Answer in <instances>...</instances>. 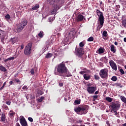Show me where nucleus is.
Masks as SVG:
<instances>
[{
  "instance_id": "f257e3e1",
  "label": "nucleus",
  "mask_w": 126,
  "mask_h": 126,
  "mask_svg": "<svg viewBox=\"0 0 126 126\" xmlns=\"http://www.w3.org/2000/svg\"><path fill=\"white\" fill-rule=\"evenodd\" d=\"M57 71L58 73V75L64 77V73L67 71V68L65 66V64H64L63 62H62L57 65Z\"/></svg>"
},
{
  "instance_id": "ea45409f",
  "label": "nucleus",
  "mask_w": 126,
  "mask_h": 126,
  "mask_svg": "<svg viewBox=\"0 0 126 126\" xmlns=\"http://www.w3.org/2000/svg\"><path fill=\"white\" fill-rule=\"evenodd\" d=\"M10 42H11V43H12V44H14L15 43V40H14V38H11L10 39Z\"/></svg>"
},
{
  "instance_id": "20e7f679",
  "label": "nucleus",
  "mask_w": 126,
  "mask_h": 126,
  "mask_svg": "<svg viewBox=\"0 0 126 126\" xmlns=\"http://www.w3.org/2000/svg\"><path fill=\"white\" fill-rule=\"evenodd\" d=\"M96 14L98 16V21L99 22L100 26H101V27H103L104 19L103 12H100L99 9H97L96 10Z\"/></svg>"
},
{
  "instance_id": "f03ea898",
  "label": "nucleus",
  "mask_w": 126,
  "mask_h": 126,
  "mask_svg": "<svg viewBox=\"0 0 126 126\" xmlns=\"http://www.w3.org/2000/svg\"><path fill=\"white\" fill-rule=\"evenodd\" d=\"M88 109H89L88 105H84L75 108L74 111L78 115H85L87 114Z\"/></svg>"
},
{
  "instance_id": "39448f33",
  "label": "nucleus",
  "mask_w": 126,
  "mask_h": 126,
  "mask_svg": "<svg viewBox=\"0 0 126 126\" xmlns=\"http://www.w3.org/2000/svg\"><path fill=\"white\" fill-rule=\"evenodd\" d=\"M109 70L107 69H102L99 71V76L102 79H107L109 76Z\"/></svg>"
},
{
  "instance_id": "f8f14e48",
  "label": "nucleus",
  "mask_w": 126,
  "mask_h": 126,
  "mask_svg": "<svg viewBox=\"0 0 126 126\" xmlns=\"http://www.w3.org/2000/svg\"><path fill=\"white\" fill-rule=\"evenodd\" d=\"M76 21L77 22H81L84 19V20H86V19L84 18V16L81 14H79L77 15L76 18Z\"/></svg>"
},
{
  "instance_id": "e2e57ef3",
  "label": "nucleus",
  "mask_w": 126,
  "mask_h": 126,
  "mask_svg": "<svg viewBox=\"0 0 126 126\" xmlns=\"http://www.w3.org/2000/svg\"><path fill=\"white\" fill-rule=\"evenodd\" d=\"M16 126H20V125L19 124V123H17L16 125Z\"/></svg>"
},
{
  "instance_id": "b1692460",
  "label": "nucleus",
  "mask_w": 126,
  "mask_h": 126,
  "mask_svg": "<svg viewBox=\"0 0 126 126\" xmlns=\"http://www.w3.org/2000/svg\"><path fill=\"white\" fill-rule=\"evenodd\" d=\"M105 52L104 50V47H100L98 49V53L99 54H103Z\"/></svg>"
},
{
  "instance_id": "423d86ee",
  "label": "nucleus",
  "mask_w": 126,
  "mask_h": 126,
  "mask_svg": "<svg viewBox=\"0 0 126 126\" xmlns=\"http://www.w3.org/2000/svg\"><path fill=\"white\" fill-rule=\"evenodd\" d=\"M31 49H32V43H29L25 48L24 54L26 56H29L31 54Z\"/></svg>"
},
{
  "instance_id": "338daca9",
  "label": "nucleus",
  "mask_w": 126,
  "mask_h": 126,
  "mask_svg": "<svg viewBox=\"0 0 126 126\" xmlns=\"http://www.w3.org/2000/svg\"><path fill=\"white\" fill-rule=\"evenodd\" d=\"M124 42H125L126 43V37H125L124 38Z\"/></svg>"
},
{
  "instance_id": "49530a36",
  "label": "nucleus",
  "mask_w": 126,
  "mask_h": 126,
  "mask_svg": "<svg viewBox=\"0 0 126 126\" xmlns=\"http://www.w3.org/2000/svg\"><path fill=\"white\" fill-rule=\"evenodd\" d=\"M102 86H108V85H109V84H106V83H102Z\"/></svg>"
},
{
  "instance_id": "7c9ffc66",
  "label": "nucleus",
  "mask_w": 126,
  "mask_h": 126,
  "mask_svg": "<svg viewBox=\"0 0 126 126\" xmlns=\"http://www.w3.org/2000/svg\"><path fill=\"white\" fill-rule=\"evenodd\" d=\"M111 80H112V81H117V80H118V77L116 76H114L111 78Z\"/></svg>"
},
{
  "instance_id": "9b49d317",
  "label": "nucleus",
  "mask_w": 126,
  "mask_h": 126,
  "mask_svg": "<svg viewBox=\"0 0 126 126\" xmlns=\"http://www.w3.org/2000/svg\"><path fill=\"white\" fill-rule=\"evenodd\" d=\"M109 64L111 67V68H112V69H114V70H115V71H117V70H118V68L117 67V64L116 63H115V62H114V61L113 60L110 61Z\"/></svg>"
},
{
  "instance_id": "412c9836",
  "label": "nucleus",
  "mask_w": 126,
  "mask_h": 126,
  "mask_svg": "<svg viewBox=\"0 0 126 126\" xmlns=\"http://www.w3.org/2000/svg\"><path fill=\"white\" fill-rule=\"evenodd\" d=\"M39 7H40V5H39V4H35V6H32V8H31V10H37V9H38V8H39Z\"/></svg>"
},
{
  "instance_id": "de8ad7c7",
  "label": "nucleus",
  "mask_w": 126,
  "mask_h": 126,
  "mask_svg": "<svg viewBox=\"0 0 126 126\" xmlns=\"http://www.w3.org/2000/svg\"><path fill=\"white\" fill-rule=\"evenodd\" d=\"M22 89H23V90H25V89L27 90V89H28V88H27V86H24V87H23Z\"/></svg>"
},
{
  "instance_id": "774afa93",
  "label": "nucleus",
  "mask_w": 126,
  "mask_h": 126,
  "mask_svg": "<svg viewBox=\"0 0 126 126\" xmlns=\"http://www.w3.org/2000/svg\"><path fill=\"white\" fill-rule=\"evenodd\" d=\"M64 101H65V102H67V99L66 98H64Z\"/></svg>"
},
{
  "instance_id": "4c0bfd02",
  "label": "nucleus",
  "mask_w": 126,
  "mask_h": 126,
  "mask_svg": "<svg viewBox=\"0 0 126 126\" xmlns=\"http://www.w3.org/2000/svg\"><path fill=\"white\" fill-rule=\"evenodd\" d=\"M43 100H44V96H41V97H40V98L38 99V102H39V103H41V102H42V101H43Z\"/></svg>"
},
{
  "instance_id": "6ab92c4d",
  "label": "nucleus",
  "mask_w": 126,
  "mask_h": 126,
  "mask_svg": "<svg viewBox=\"0 0 126 126\" xmlns=\"http://www.w3.org/2000/svg\"><path fill=\"white\" fill-rule=\"evenodd\" d=\"M0 70L1 71H3V72H5V71H7V69L5 68L4 66L2 65V64H0Z\"/></svg>"
},
{
  "instance_id": "3c124183",
  "label": "nucleus",
  "mask_w": 126,
  "mask_h": 126,
  "mask_svg": "<svg viewBox=\"0 0 126 126\" xmlns=\"http://www.w3.org/2000/svg\"><path fill=\"white\" fill-rule=\"evenodd\" d=\"M99 65L101 66V67H103L104 66V64L102 63H100Z\"/></svg>"
},
{
  "instance_id": "603ef678",
  "label": "nucleus",
  "mask_w": 126,
  "mask_h": 126,
  "mask_svg": "<svg viewBox=\"0 0 126 126\" xmlns=\"http://www.w3.org/2000/svg\"><path fill=\"white\" fill-rule=\"evenodd\" d=\"M15 81H16V82H17V83L20 82V80H19V79H15Z\"/></svg>"
},
{
  "instance_id": "09e8293b",
  "label": "nucleus",
  "mask_w": 126,
  "mask_h": 126,
  "mask_svg": "<svg viewBox=\"0 0 126 126\" xmlns=\"http://www.w3.org/2000/svg\"><path fill=\"white\" fill-rule=\"evenodd\" d=\"M1 35H3V31L0 30V36H1Z\"/></svg>"
},
{
  "instance_id": "1a4fd4ad",
  "label": "nucleus",
  "mask_w": 126,
  "mask_h": 126,
  "mask_svg": "<svg viewBox=\"0 0 126 126\" xmlns=\"http://www.w3.org/2000/svg\"><path fill=\"white\" fill-rule=\"evenodd\" d=\"M20 123L22 126H28V124H27V121H26V120L23 117V116H21L20 117Z\"/></svg>"
},
{
  "instance_id": "e433bc0d",
  "label": "nucleus",
  "mask_w": 126,
  "mask_h": 126,
  "mask_svg": "<svg viewBox=\"0 0 126 126\" xmlns=\"http://www.w3.org/2000/svg\"><path fill=\"white\" fill-rule=\"evenodd\" d=\"M114 85L115 86H122V83H116L114 84Z\"/></svg>"
},
{
  "instance_id": "5fc2aeb1",
  "label": "nucleus",
  "mask_w": 126,
  "mask_h": 126,
  "mask_svg": "<svg viewBox=\"0 0 126 126\" xmlns=\"http://www.w3.org/2000/svg\"><path fill=\"white\" fill-rule=\"evenodd\" d=\"M21 50H23V49H24V44H22L21 45Z\"/></svg>"
},
{
  "instance_id": "2f4dec72",
  "label": "nucleus",
  "mask_w": 126,
  "mask_h": 126,
  "mask_svg": "<svg viewBox=\"0 0 126 126\" xmlns=\"http://www.w3.org/2000/svg\"><path fill=\"white\" fill-rule=\"evenodd\" d=\"M94 40V37H93V36L90 37L87 40L88 42H93Z\"/></svg>"
},
{
  "instance_id": "58836bf2",
  "label": "nucleus",
  "mask_w": 126,
  "mask_h": 126,
  "mask_svg": "<svg viewBox=\"0 0 126 126\" xmlns=\"http://www.w3.org/2000/svg\"><path fill=\"white\" fill-rule=\"evenodd\" d=\"M14 115H15V113L13 112H10V117H13V116H14Z\"/></svg>"
},
{
  "instance_id": "aec40b11",
  "label": "nucleus",
  "mask_w": 126,
  "mask_h": 126,
  "mask_svg": "<svg viewBox=\"0 0 126 126\" xmlns=\"http://www.w3.org/2000/svg\"><path fill=\"white\" fill-rule=\"evenodd\" d=\"M35 93L36 94H37V95H42L43 94V91L39 89H37L35 90Z\"/></svg>"
},
{
  "instance_id": "7ed1b4c3",
  "label": "nucleus",
  "mask_w": 126,
  "mask_h": 126,
  "mask_svg": "<svg viewBox=\"0 0 126 126\" xmlns=\"http://www.w3.org/2000/svg\"><path fill=\"white\" fill-rule=\"evenodd\" d=\"M28 23L27 20H23V21L17 26V28L15 30V32L16 33H20L22 31V30L24 29V27L27 25Z\"/></svg>"
},
{
  "instance_id": "c85d7f7f",
  "label": "nucleus",
  "mask_w": 126,
  "mask_h": 126,
  "mask_svg": "<svg viewBox=\"0 0 126 126\" xmlns=\"http://www.w3.org/2000/svg\"><path fill=\"white\" fill-rule=\"evenodd\" d=\"M81 102V100H80V99H79V100H75L74 102V104H75V105H79L80 104Z\"/></svg>"
},
{
  "instance_id": "a19ab883",
  "label": "nucleus",
  "mask_w": 126,
  "mask_h": 126,
  "mask_svg": "<svg viewBox=\"0 0 126 126\" xmlns=\"http://www.w3.org/2000/svg\"><path fill=\"white\" fill-rule=\"evenodd\" d=\"M28 120L31 123H33V118H32V117H29Z\"/></svg>"
},
{
  "instance_id": "393cba45",
  "label": "nucleus",
  "mask_w": 126,
  "mask_h": 126,
  "mask_svg": "<svg viewBox=\"0 0 126 126\" xmlns=\"http://www.w3.org/2000/svg\"><path fill=\"white\" fill-rule=\"evenodd\" d=\"M65 73H66V75L64 74V77H69L70 76H72V75H71V73L70 72H68V71L67 72V71Z\"/></svg>"
},
{
  "instance_id": "69168bd1",
  "label": "nucleus",
  "mask_w": 126,
  "mask_h": 126,
  "mask_svg": "<svg viewBox=\"0 0 126 126\" xmlns=\"http://www.w3.org/2000/svg\"><path fill=\"white\" fill-rule=\"evenodd\" d=\"M122 126H126V123L124 124H122Z\"/></svg>"
},
{
  "instance_id": "680f3d73",
  "label": "nucleus",
  "mask_w": 126,
  "mask_h": 126,
  "mask_svg": "<svg viewBox=\"0 0 126 126\" xmlns=\"http://www.w3.org/2000/svg\"><path fill=\"white\" fill-rule=\"evenodd\" d=\"M114 44L115 45V46H118V42H115Z\"/></svg>"
},
{
  "instance_id": "4d7b16f0",
  "label": "nucleus",
  "mask_w": 126,
  "mask_h": 126,
  "mask_svg": "<svg viewBox=\"0 0 126 126\" xmlns=\"http://www.w3.org/2000/svg\"><path fill=\"white\" fill-rule=\"evenodd\" d=\"M95 95H96V94H99V91H97L94 93Z\"/></svg>"
},
{
  "instance_id": "864d4df0",
  "label": "nucleus",
  "mask_w": 126,
  "mask_h": 126,
  "mask_svg": "<svg viewBox=\"0 0 126 126\" xmlns=\"http://www.w3.org/2000/svg\"><path fill=\"white\" fill-rule=\"evenodd\" d=\"M6 104L7 105H10V104H11V102L10 101H6Z\"/></svg>"
},
{
  "instance_id": "2eb2a0df",
  "label": "nucleus",
  "mask_w": 126,
  "mask_h": 126,
  "mask_svg": "<svg viewBox=\"0 0 126 126\" xmlns=\"http://www.w3.org/2000/svg\"><path fill=\"white\" fill-rule=\"evenodd\" d=\"M5 121H6V117L5 116V114L4 113H2L1 115V120L0 122H2L3 123H5Z\"/></svg>"
},
{
  "instance_id": "dca6fc26",
  "label": "nucleus",
  "mask_w": 126,
  "mask_h": 126,
  "mask_svg": "<svg viewBox=\"0 0 126 126\" xmlns=\"http://www.w3.org/2000/svg\"><path fill=\"white\" fill-rule=\"evenodd\" d=\"M84 79L85 80H89L90 79H91V75L85 74L83 75Z\"/></svg>"
},
{
  "instance_id": "a878e982",
  "label": "nucleus",
  "mask_w": 126,
  "mask_h": 126,
  "mask_svg": "<svg viewBox=\"0 0 126 126\" xmlns=\"http://www.w3.org/2000/svg\"><path fill=\"white\" fill-rule=\"evenodd\" d=\"M38 37L39 38H43L44 37V32L43 31L40 32L38 34Z\"/></svg>"
},
{
  "instance_id": "052dcab7",
  "label": "nucleus",
  "mask_w": 126,
  "mask_h": 126,
  "mask_svg": "<svg viewBox=\"0 0 126 126\" xmlns=\"http://www.w3.org/2000/svg\"><path fill=\"white\" fill-rule=\"evenodd\" d=\"M12 83H13V82L12 81H10L9 82V84H10V85H12Z\"/></svg>"
},
{
  "instance_id": "473e14b6",
  "label": "nucleus",
  "mask_w": 126,
  "mask_h": 126,
  "mask_svg": "<svg viewBox=\"0 0 126 126\" xmlns=\"http://www.w3.org/2000/svg\"><path fill=\"white\" fill-rule=\"evenodd\" d=\"M94 77L95 80H99V79H100V77L98 75H96V74L94 75Z\"/></svg>"
},
{
  "instance_id": "c9c22d12",
  "label": "nucleus",
  "mask_w": 126,
  "mask_h": 126,
  "mask_svg": "<svg viewBox=\"0 0 126 126\" xmlns=\"http://www.w3.org/2000/svg\"><path fill=\"white\" fill-rule=\"evenodd\" d=\"M122 23H123L124 27H125V28H126V20H124L122 22Z\"/></svg>"
},
{
  "instance_id": "37998d69",
  "label": "nucleus",
  "mask_w": 126,
  "mask_h": 126,
  "mask_svg": "<svg viewBox=\"0 0 126 126\" xmlns=\"http://www.w3.org/2000/svg\"><path fill=\"white\" fill-rule=\"evenodd\" d=\"M31 74H32V75H33V74H35V72H34V69H32L31 70Z\"/></svg>"
},
{
  "instance_id": "79ce46f5",
  "label": "nucleus",
  "mask_w": 126,
  "mask_h": 126,
  "mask_svg": "<svg viewBox=\"0 0 126 126\" xmlns=\"http://www.w3.org/2000/svg\"><path fill=\"white\" fill-rule=\"evenodd\" d=\"M5 18L7 19H10V16L9 14H7L5 16Z\"/></svg>"
},
{
  "instance_id": "c03bdc74",
  "label": "nucleus",
  "mask_w": 126,
  "mask_h": 126,
  "mask_svg": "<svg viewBox=\"0 0 126 126\" xmlns=\"http://www.w3.org/2000/svg\"><path fill=\"white\" fill-rule=\"evenodd\" d=\"M117 111L118 110H111V112H114L115 116H117V115H118V112Z\"/></svg>"
},
{
  "instance_id": "c756f323",
  "label": "nucleus",
  "mask_w": 126,
  "mask_h": 126,
  "mask_svg": "<svg viewBox=\"0 0 126 126\" xmlns=\"http://www.w3.org/2000/svg\"><path fill=\"white\" fill-rule=\"evenodd\" d=\"M85 45V42L84 41L81 42L79 44V47H80V48H82L83 47H84Z\"/></svg>"
},
{
  "instance_id": "13d9d810",
  "label": "nucleus",
  "mask_w": 126,
  "mask_h": 126,
  "mask_svg": "<svg viewBox=\"0 0 126 126\" xmlns=\"http://www.w3.org/2000/svg\"><path fill=\"white\" fill-rule=\"evenodd\" d=\"M103 4V2L102 1L100 0L99 1V5H102Z\"/></svg>"
},
{
  "instance_id": "6e6552de",
  "label": "nucleus",
  "mask_w": 126,
  "mask_h": 126,
  "mask_svg": "<svg viewBox=\"0 0 126 126\" xmlns=\"http://www.w3.org/2000/svg\"><path fill=\"white\" fill-rule=\"evenodd\" d=\"M53 9L51 10V14H56L57 11L59 10L60 8H61V5L56 4L54 5H52Z\"/></svg>"
},
{
  "instance_id": "a211bd4d",
  "label": "nucleus",
  "mask_w": 126,
  "mask_h": 126,
  "mask_svg": "<svg viewBox=\"0 0 126 126\" xmlns=\"http://www.w3.org/2000/svg\"><path fill=\"white\" fill-rule=\"evenodd\" d=\"M115 47L114 45L112 44L110 46V51L111 52H112V53H114V54H115V53H116V50L115 49Z\"/></svg>"
},
{
  "instance_id": "6e6d98bb",
  "label": "nucleus",
  "mask_w": 126,
  "mask_h": 126,
  "mask_svg": "<svg viewBox=\"0 0 126 126\" xmlns=\"http://www.w3.org/2000/svg\"><path fill=\"white\" fill-rule=\"evenodd\" d=\"M93 98H94V99H97L98 98V95H94Z\"/></svg>"
},
{
  "instance_id": "f3484780",
  "label": "nucleus",
  "mask_w": 126,
  "mask_h": 126,
  "mask_svg": "<svg viewBox=\"0 0 126 126\" xmlns=\"http://www.w3.org/2000/svg\"><path fill=\"white\" fill-rule=\"evenodd\" d=\"M107 34H108V32H107V31H104L103 32L102 38L103 39H104V40H107Z\"/></svg>"
},
{
  "instance_id": "0e129e2a",
  "label": "nucleus",
  "mask_w": 126,
  "mask_h": 126,
  "mask_svg": "<svg viewBox=\"0 0 126 126\" xmlns=\"http://www.w3.org/2000/svg\"><path fill=\"white\" fill-rule=\"evenodd\" d=\"M6 85V82H5L3 84V86H5V85Z\"/></svg>"
},
{
  "instance_id": "a18cd8bd",
  "label": "nucleus",
  "mask_w": 126,
  "mask_h": 126,
  "mask_svg": "<svg viewBox=\"0 0 126 126\" xmlns=\"http://www.w3.org/2000/svg\"><path fill=\"white\" fill-rule=\"evenodd\" d=\"M80 74H84V73H86V71H81L79 72Z\"/></svg>"
},
{
  "instance_id": "ddd939ff",
  "label": "nucleus",
  "mask_w": 126,
  "mask_h": 126,
  "mask_svg": "<svg viewBox=\"0 0 126 126\" xmlns=\"http://www.w3.org/2000/svg\"><path fill=\"white\" fill-rule=\"evenodd\" d=\"M60 1L61 0H47L48 3L51 5L58 4L60 5Z\"/></svg>"
},
{
  "instance_id": "bb28decb",
  "label": "nucleus",
  "mask_w": 126,
  "mask_h": 126,
  "mask_svg": "<svg viewBox=\"0 0 126 126\" xmlns=\"http://www.w3.org/2000/svg\"><path fill=\"white\" fill-rule=\"evenodd\" d=\"M13 60H14V57H12L5 59L4 61L5 63H6V62H8V61H13Z\"/></svg>"
},
{
  "instance_id": "4be33fe9",
  "label": "nucleus",
  "mask_w": 126,
  "mask_h": 126,
  "mask_svg": "<svg viewBox=\"0 0 126 126\" xmlns=\"http://www.w3.org/2000/svg\"><path fill=\"white\" fill-rule=\"evenodd\" d=\"M52 57H53V54L48 53L45 56V58L46 59H50V58H52Z\"/></svg>"
},
{
  "instance_id": "cd10ccee",
  "label": "nucleus",
  "mask_w": 126,
  "mask_h": 126,
  "mask_svg": "<svg viewBox=\"0 0 126 126\" xmlns=\"http://www.w3.org/2000/svg\"><path fill=\"white\" fill-rule=\"evenodd\" d=\"M105 100L107 101V102H109V103H111V102L113 101V99L109 96L106 97Z\"/></svg>"
},
{
  "instance_id": "4468645a",
  "label": "nucleus",
  "mask_w": 126,
  "mask_h": 126,
  "mask_svg": "<svg viewBox=\"0 0 126 126\" xmlns=\"http://www.w3.org/2000/svg\"><path fill=\"white\" fill-rule=\"evenodd\" d=\"M77 53L78 56H79V57H81L84 54V51H83V48H79L77 50Z\"/></svg>"
},
{
  "instance_id": "0eeeda50",
  "label": "nucleus",
  "mask_w": 126,
  "mask_h": 126,
  "mask_svg": "<svg viewBox=\"0 0 126 126\" xmlns=\"http://www.w3.org/2000/svg\"><path fill=\"white\" fill-rule=\"evenodd\" d=\"M110 107H111L112 111H119L121 107V104L117 102H112L110 104Z\"/></svg>"
},
{
  "instance_id": "f704fd0d",
  "label": "nucleus",
  "mask_w": 126,
  "mask_h": 126,
  "mask_svg": "<svg viewBox=\"0 0 126 126\" xmlns=\"http://www.w3.org/2000/svg\"><path fill=\"white\" fill-rule=\"evenodd\" d=\"M46 45H48V46H50V45H51V44H53V43H52V41H51V40H47V41L46 42Z\"/></svg>"
},
{
  "instance_id": "8fccbe9b",
  "label": "nucleus",
  "mask_w": 126,
  "mask_h": 126,
  "mask_svg": "<svg viewBox=\"0 0 126 126\" xmlns=\"http://www.w3.org/2000/svg\"><path fill=\"white\" fill-rule=\"evenodd\" d=\"M59 86L63 87V83L59 82Z\"/></svg>"
},
{
  "instance_id": "72a5a7b5",
  "label": "nucleus",
  "mask_w": 126,
  "mask_h": 126,
  "mask_svg": "<svg viewBox=\"0 0 126 126\" xmlns=\"http://www.w3.org/2000/svg\"><path fill=\"white\" fill-rule=\"evenodd\" d=\"M119 70L121 74H125V71H124V69L122 68L120 69V68H119Z\"/></svg>"
},
{
  "instance_id": "9d476101",
  "label": "nucleus",
  "mask_w": 126,
  "mask_h": 126,
  "mask_svg": "<svg viewBox=\"0 0 126 126\" xmlns=\"http://www.w3.org/2000/svg\"><path fill=\"white\" fill-rule=\"evenodd\" d=\"M96 90H97V88L95 87H88L87 89V91L89 94H94Z\"/></svg>"
},
{
  "instance_id": "bf43d9fd",
  "label": "nucleus",
  "mask_w": 126,
  "mask_h": 126,
  "mask_svg": "<svg viewBox=\"0 0 126 126\" xmlns=\"http://www.w3.org/2000/svg\"><path fill=\"white\" fill-rule=\"evenodd\" d=\"M4 88V86H2L1 88H0V90H2Z\"/></svg>"
},
{
  "instance_id": "5701e85b",
  "label": "nucleus",
  "mask_w": 126,
  "mask_h": 126,
  "mask_svg": "<svg viewBox=\"0 0 126 126\" xmlns=\"http://www.w3.org/2000/svg\"><path fill=\"white\" fill-rule=\"evenodd\" d=\"M120 99L122 101V102H124L125 104H126V97L122 95L120 96Z\"/></svg>"
}]
</instances>
